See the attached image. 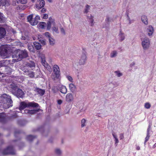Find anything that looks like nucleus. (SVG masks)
I'll return each mask as SVG.
<instances>
[{
	"label": "nucleus",
	"mask_w": 156,
	"mask_h": 156,
	"mask_svg": "<svg viewBox=\"0 0 156 156\" xmlns=\"http://www.w3.org/2000/svg\"><path fill=\"white\" fill-rule=\"evenodd\" d=\"M0 103L3 104L2 107L4 109H7L12 106L13 102L11 96L5 94L0 96Z\"/></svg>",
	"instance_id": "f257e3e1"
},
{
	"label": "nucleus",
	"mask_w": 156,
	"mask_h": 156,
	"mask_svg": "<svg viewBox=\"0 0 156 156\" xmlns=\"http://www.w3.org/2000/svg\"><path fill=\"white\" fill-rule=\"evenodd\" d=\"M9 87L13 94L18 98L23 97L24 95L23 92L21 89L19 88L16 84H11Z\"/></svg>",
	"instance_id": "f03ea898"
},
{
	"label": "nucleus",
	"mask_w": 156,
	"mask_h": 156,
	"mask_svg": "<svg viewBox=\"0 0 156 156\" xmlns=\"http://www.w3.org/2000/svg\"><path fill=\"white\" fill-rule=\"evenodd\" d=\"M28 56L27 52L25 50H18L15 51L12 55V58L17 61L21 60L23 58H25Z\"/></svg>",
	"instance_id": "7ed1b4c3"
},
{
	"label": "nucleus",
	"mask_w": 156,
	"mask_h": 156,
	"mask_svg": "<svg viewBox=\"0 0 156 156\" xmlns=\"http://www.w3.org/2000/svg\"><path fill=\"white\" fill-rule=\"evenodd\" d=\"M39 106V105L38 104L34 101L28 102L27 103L25 101H23L20 103L19 109L20 110H21L27 107H38Z\"/></svg>",
	"instance_id": "20e7f679"
},
{
	"label": "nucleus",
	"mask_w": 156,
	"mask_h": 156,
	"mask_svg": "<svg viewBox=\"0 0 156 156\" xmlns=\"http://www.w3.org/2000/svg\"><path fill=\"white\" fill-rule=\"evenodd\" d=\"M8 50V48L6 45H2L0 47V55L3 58H5L9 57Z\"/></svg>",
	"instance_id": "39448f33"
},
{
	"label": "nucleus",
	"mask_w": 156,
	"mask_h": 156,
	"mask_svg": "<svg viewBox=\"0 0 156 156\" xmlns=\"http://www.w3.org/2000/svg\"><path fill=\"white\" fill-rule=\"evenodd\" d=\"M2 154L4 155L14 154H15L13 147L12 146L8 147L4 149L2 151Z\"/></svg>",
	"instance_id": "423d86ee"
},
{
	"label": "nucleus",
	"mask_w": 156,
	"mask_h": 156,
	"mask_svg": "<svg viewBox=\"0 0 156 156\" xmlns=\"http://www.w3.org/2000/svg\"><path fill=\"white\" fill-rule=\"evenodd\" d=\"M142 45L144 49L146 50L148 49L150 46V41L149 39L147 37H144L143 40L141 38Z\"/></svg>",
	"instance_id": "0eeeda50"
},
{
	"label": "nucleus",
	"mask_w": 156,
	"mask_h": 156,
	"mask_svg": "<svg viewBox=\"0 0 156 156\" xmlns=\"http://www.w3.org/2000/svg\"><path fill=\"white\" fill-rule=\"evenodd\" d=\"M45 4V3L44 0H37L35 5V7L36 9L38 10H39L43 8Z\"/></svg>",
	"instance_id": "6e6552de"
},
{
	"label": "nucleus",
	"mask_w": 156,
	"mask_h": 156,
	"mask_svg": "<svg viewBox=\"0 0 156 156\" xmlns=\"http://www.w3.org/2000/svg\"><path fill=\"white\" fill-rule=\"evenodd\" d=\"M53 72L55 75L56 77L58 78L60 76V70L59 66L56 65L53 66Z\"/></svg>",
	"instance_id": "1a4fd4ad"
},
{
	"label": "nucleus",
	"mask_w": 156,
	"mask_h": 156,
	"mask_svg": "<svg viewBox=\"0 0 156 156\" xmlns=\"http://www.w3.org/2000/svg\"><path fill=\"white\" fill-rule=\"evenodd\" d=\"M53 25L54 26L55 25V20L52 18L50 17L49 20L47 23V29L49 30L51 28V25Z\"/></svg>",
	"instance_id": "9d476101"
},
{
	"label": "nucleus",
	"mask_w": 156,
	"mask_h": 156,
	"mask_svg": "<svg viewBox=\"0 0 156 156\" xmlns=\"http://www.w3.org/2000/svg\"><path fill=\"white\" fill-rule=\"evenodd\" d=\"M86 58L85 54L83 53L79 62L80 65H83L84 64L86 60Z\"/></svg>",
	"instance_id": "9b49d317"
},
{
	"label": "nucleus",
	"mask_w": 156,
	"mask_h": 156,
	"mask_svg": "<svg viewBox=\"0 0 156 156\" xmlns=\"http://www.w3.org/2000/svg\"><path fill=\"white\" fill-rule=\"evenodd\" d=\"M73 100V97L72 94L71 93H68L66 96V100L68 102H70Z\"/></svg>",
	"instance_id": "f8f14e48"
},
{
	"label": "nucleus",
	"mask_w": 156,
	"mask_h": 156,
	"mask_svg": "<svg viewBox=\"0 0 156 156\" xmlns=\"http://www.w3.org/2000/svg\"><path fill=\"white\" fill-rule=\"evenodd\" d=\"M146 31L149 36L152 35L154 32L153 27L151 26H149L147 29Z\"/></svg>",
	"instance_id": "ddd939ff"
},
{
	"label": "nucleus",
	"mask_w": 156,
	"mask_h": 156,
	"mask_svg": "<svg viewBox=\"0 0 156 156\" xmlns=\"http://www.w3.org/2000/svg\"><path fill=\"white\" fill-rule=\"evenodd\" d=\"M26 65V67H27L28 68H30L31 69L33 70L35 68V64L33 62H27Z\"/></svg>",
	"instance_id": "4468645a"
},
{
	"label": "nucleus",
	"mask_w": 156,
	"mask_h": 156,
	"mask_svg": "<svg viewBox=\"0 0 156 156\" xmlns=\"http://www.w3.org/2000/svg\"><path fill=\"white\" fill-rule=\"evenodd\" d=\"M6 119V114L5 113H0V122H5Z\"/></svg>",
	"instance_id": "2eb2a0df"
},
{
	"label": "nucleus",
	"mask_w": 156,
	"mask_h": 156,
	"mask_svg": "<svg viewBox=\"0 0 156 156\" xmlns=\"http://www.w3.org/2000/svg\"><path fill=\"white\" fill-rule=\"evenodd\" d=\"M59 90L61 93L64 94H65L67 92L66 87L63 85H59Z\"/></svg>",
	"instance_id": "dca6fc26"
},
{
	"label": "nucleus",
	"mask_w": 156,
	"mask_h": 156,
	"mask_svg": "<svg viewBox=\"0 0 156 156\" xmlns=\"http://www.w3.org/2000/svg\"><path fill=\"white\" fill-rule=\"evenodd\" d=\"M6 34L5 29L0 27V39L4 37Z\"/></svg>",
	"instance_id": "f3484780"
},
{
	"label": "nucleus",
	"mask_w": 156,
	"mask_h": 156,
	"mask_svg": "<svg viewBox=\"0 0 156 156\" xmlns=\"http://www.w3.org/2000/svg\"><path fill=\"white\" fill-rule=\"evenodd\" d=\"M36 91L37 93L41 96H43L45 93V91L44 90L40 89L39 88H36Z\"/></svg>",
	"instance_id": "a211bd4d"
},
{
	"label": "nucleus",
	"mask_w": 156,
	"mask_h": 156,
	"mask_svg": "<svg viewBox=\"0 0 156 156\" xmlns=\"http://www.w3.org/2000/svg\"><path fill=\"white\" fill-rule=\"evenodd\" d=\"M12 72V69L10 67L7 66L5 68V73L7 75H10Z\"/></svg>",
	"instance_id": "6ab92c4d"
},
{
	"label": "nucleus",
	"mask_w": 156,
	"mask_h": 156,
	"mask_svg": "<svg viewBox=\"0 0 156 156\" xmlns=\"http://www.w3.org/2000/svg\"><path fill=\"white\" fill-rule=\"evenodd\" d=\"M33 44L34 47L36 50H39L41 49V46L40 43L36 42H34Z\"/></svg>",
	"instance_id": "aec40b11"
},
{
	"label": "nucleus",
	"mask_w": 156,
	"mask_h": 156,
	"mask_svg": "<svg viewBox=\"0 0 156 156\" xmlns=\"http://www.w3.org/2000/svg\"><path fill=\"white\" fill-rule=\"evenodd\" d=\"M69 87L70 90L72 92H74L76 90L75 86L72 83H71L69 84Z\"/></svg>",
	"instance_id": "412c9836"
},
{
	"label": "nucleus",
	"mask_w": 156,
	"mask_h": 156,
	"mask_svg": "<svg viewBox=\"0 0 156 156\" xmlns=\"http://www.w3.org/2000/svg\"><path fill=\"white\" fill-rule=\"evenodd\" d=\"M141 19L142 22L145 25L148 24V20L147 16L145 15H143L141 16Z\"/></svg>",
	"instance_id": "4be33fe9"
},
{
	"label": "nucleus",
	"mask_w": 156,
	"mask_h": 156,
	"mask_svg": "<svg viewBox=\"0 0 156 156\" xmlns=\"http://www.w3.org/2000/svg\"><path fill=\"white\" fill-rule=\"evenodd\" d=\"M27 138L28 140L30 142H31L34 139L36 138V136H33L31 135H29L27 136Z\"/></svg>",
	"instance_id": "5701e85b"
},
{
	"label": "nucleus",
	"mask_w": 156,
	"mask_h": 156,
	"mask_svg": "<svg viewBox=\"0 0 156 156\" xmlns=\"http://www.w3.org/2000/svg\"><path fill=\"white\" fill-rule=\"evenodd\" d=\"M38 110H26L25 111H26L27 112L30 114H34Z\"/></svg>",
	"instance_id": "b1692460"
},
{
	"label": "nucleus",
	"mask_w": 156,
	"mask_h": 156,
	"mask_svg": "<svg viewBox=\"0 0 156 156\" xmlns=\"http://www.w3.org/2000/svg\"><path fill=\"white\" fill-rule=\"evenodd\" d=\"M112 134L113 136L115 139V144L116 145V146H117V144L119 143V142L117 137V136L115 134L114 132L112 133Z\"/></svg>",
	"instance_id": "393cba45"
},
{
	"label": "nucleus",
	"mask_w": 156,
	"mask_h": 156,
	"mask_svg": "<svg viewBox=\"0 0 156 156\" xmlns=\"http://www.w3.org/2000/svg\"><path fill=\"white\" fill-rule=\"evenodd\" d=\"M119 36L120 38V41H122L125 38V36L122 33V30L121 29L120 30Z\"/></svg>",
	"instance_id": "a878e982"
},
{
	"label": "nucleus",
	"mask_w": 156,
	"mask_h": 156,
	"mask_svg": "<svg viewBox=\"0 0 156 156\" xmlns=\"http://www.w3.org/2000/svg\"><path fill=\"white\" fill-rule=\"evenodd\" d=\"M5 21V19L4 17L3 14L0 12V22L1 23H4Z\"/></svg>",
	"instance_id": "bb28decb"
},
{
	"label": "nucleus",
	"mask_w": 156,
	"mask_h": 156,
	"mask_svg": "<svg viewBox=\"0 0 156 156\" xmlns=\"http://www.w3.org/2000/svg\"><path fill=\"white\" fill-rule=\"evenodd\" d=\"M28 48L29 50L31 52H34V46L31 44L28 45Z\"/></svg>",
	"instance_id": "cd10ccee"
},
{
	"label": "nucleus",
	"mask_w": 156,
	"mask_h": 156,
	"mask_svg": "<svg viewBox=\"0 0 156 156\" xmlns=\"http://www.w3.org/2000/svg\"><path fill=\"white\" fill-rule=\"evenodd\" d=\"M46 25L45 22H40L39 23V27L41 29H44Z\"/></svg>",
	"instance_id": "c85d7f7f"
},
{
	"label": "nucleus",
	"mask_w": 156,
	"mask_h": 156,
	"mask_svg": "<svg viewBox=\"0 0 156 156\" xmlns=\"http://www.w3.org/2000/svg\"><path fill=\"white\" fill-rule=\"evenodd\" d=\"M27 19L28 21L30 22L31 24V22L33 21V15L32 14L30 15L27 16Z\"/></svg>",
	"instance_id": "c756f323"
},
{
	"label": "nucleus",
	"mask_w": 156,
	"mask_h": 156,
	"mask_svg": "<svg viewBox=\"0 0 156 156\" xmlns=\"http://www.w3.org/2000/svg\"><path fill=\"white\" fill-rule=\"evenodd\" d=\"M38 23V21L35 18L33 20L32 22H31V24L32 25H36Z\"/></svg>",
	"instance_id": "7c9ffc66"
},
{
	"label": "nucleus",
	"mask_w": 156,
	"mask_h": 156,
	"mask_svg": "<svg viewBox=\"0 0 156 156\" xmlns=\"http://www.w3.org/2000/svg\"><path fill=\"white\" fill-rule=\"evenodd\" d=\"M49 42L51 45H53L55 44V41L52 37H50L49 39Z\"/></svg>",
	"instance_id": "2f4dec72"
},
{
	"label": "nucleus",
	"mask_w": 156,
	"mask_h": 156,
	"mask_svg": "<svg viewBox=\"0 0 156 156\" xmlns=\"http://www.w3.org/2000/svg\"><path fill=\"white\" fill-rule=\"evenodd\" d=\"M149 130L148 129H147V136L145 138V140L144 141V144H145V143L150 138V135L149 133Z\"/></svg>",
	"instance_id": "473e14b6"
},
{
	"label": "nucleus",
	"mask_w": 156,
	"mask_h": 156,
	"mask_svg": "<svg viewBox=\"0 0 156 156\" xmlns=\"http://www.w3.org/2000/svg\"><path fill=\"white\" fill-rule=\"evenodd\" d=\"M151 107V104L149 102H147L145 104L144 107L147 109H149Z\"/></svg>",
	"instance_id": "72a5a7b5"
},
{
	"label": "nucleus",
	"mask_w": 156,
	"mask_h": 156,
	"mask_svg": "<svg viewBox=\"0 0 156 156\" xmlns=\"http://www.w3.org/2000/svg\"><path fill=\"white\" fill-rule=\"evenodd\" d=\"M117 52L116 51H113L110 54V57L111 58H113L116 56Z\"/></svg>",
	"instance_id": "f704fd0d"
},
{
	"label": "nucleus",
	"mask_w": 156,
	"mask_h": 156,
	"mask_svg": "<svg viewBox=\"0 0 156 156\" xmlns=\"http://www.w3.org/2000/svg\"><path fill=\"white\" fill-rule=\"evenodd\" d=\"M86 120L84 119H83L81 120V127H83L85 126V123L86 122Z\"/></svg>",
	"instance_id": "c9c22d12"
},
{
	"label": "nucleus",
	"mask_w": 156,
	"mask_h": 156,
	"mask_svg": "<svg viewBox=\"0 0 156 156\" xmlns=\"http://www.w3.org/2000/svg\"><path fill=\"white\" fill-rule=\"evenodd\" d=\"M26 68H28V67H26V65L25 64V66L23 67L22 70L25 73H28L29 72V70L27 69Z\"/></svg>",
	"instance_id": "e433bc0d"
},
{
	"label": "nucleus",
	"mask_w": 156,
	"mask_h": 156,
	"mask_svg": "<svg viewBox=\"0 0 156 156\" xmlns=\"http://www.w3.org/2000/svg\"><path fill=\"white\" fill-rule=\"evenodd\" d=\"M34 73L33 72H31L29 73L28 75L31 78H33L34 76Z\"/></svg>",
	"instance_id": "4c0bfd02"
},
{
	"label": "nucleus",
	"mask_w": 156,
	"mask_h": 156,
	"mask_svg": "<svg viewBox=\"0 0 156 156\" xmlns=\"http://www.w3.org/2000/svg\"><path fill=\"white\" fill-rule=\"evenodd\" d=\"M52 30L53 31L56 32V33H58V27H57L54 26L52 27Z\"/></svg>",
	"instance_id": "58836bf2"
},
{
	"label": "nucleus",
	"mask_w": 156,
	"mask_h": 156,
	"mask_svg": "<svg viewBox=\"0 0 156 156\" xmlns=\"http://www.w3.org/2000/svg\"><path fill=\"white\" fill-rule=\"evenodd\" d=\"M90 17H89V16H87V17L90 19H91V20L90 21V23H91V26H93V22H94V20L93 19V17L91 15H90Z\"/></svg>",
	"instance_id": "ea45409f"
},
{
	"label": "nucleus",
	"mask_w": 156,
	"mask_h": 156,
	"mask_svg": "<svg viewBox=\"0 0 156 156\" xmlns=\"http://www.w3.org/2000/svg\"><path fill=\"white\" fill-rule=\"evenodd\" d=\"M55 151V153L57 154H60L61 153V151L58 149H56Z\"/></svg>",
	"instance_id": "a19ab883"
},
{
	"label": "nucleus",
	"mask_w": 156,
	"mask_h": 156,
	"mask_svg": "<svg viewBox=\"0 0 156 156\" xmlns=\"http://www.w3.org/2000/svg\"><path fill=\"white\" fill-rule=\"evenodd\" d=\"M44 35L46 37L48 38V39L50 37H51L50 36V33L48 32H45L44 33Z\"/></svg>",
	"instance_id": "79ce46f5"
},
{
	"label": "nucleus",
	"mask_w": 156,
	"mask_h": 156,
	"mask_svg": "<svg viewBox=\"0 0 156 156\" xmlns=\"http://www.w3.org/2000/svg\"><path fill=\"white\" fill-rule=\"evenodd\" d=\"M115 73H116V75L118 77H120L122 75V73H120L119 71H115Z\"/></svg>",
	"instance_id": "37998d69"
},
{
	"label": "nucleus",
	"mask_w": 156,
	"mask_h": 156,
	"mask_svg": "<svg viewBox=\"0 0 156 156\" xmlns=\"http://www.w3.org/2000/svg\"><path fill=\"white\" fill-rule=\"evenodd\" d=\"M90 6L88 5H87L86 6V9L85 10V12L86 13H87L89 9Z\"/></svg>",
	"instance_id": "c03bdc74"
},
{
	"label": "nucleus",
	"mask_w": 156,
	"mask_h": 156,
	"mask_svg": "<svg viewBox=\"0 0 156 156\" xmlns=\"http://www.w3.org/2000/svg\"><path fill=\"white\" fill-rule=\"evenodd\" d=\"M66 77L70 81L73 82V79L71 76H67Z\"/></svg>",
	"instance_id": "a18cd8bd"
},
{
	"label": "nucleus",
	"mask_w": 156,
	"mask_h": 156,
	"mask_svg": "<svg viewBox=\"0 0 156 156\" xmlns=\"http://www.w3.org/2000/svg\"><path fill=\"white\" fill-rule=\"evenodd\" d=\"M48 17V15L47 14H43V17L42 18L45 19H47Z\"/></svg>",
	"instance_id": "49530a36"
},
{
	"label": "nucleus",
	"mask_w": 156,
	"mask_h": 156,
	"mask_svg": "<svg viewBox=\"0 0 156 156\" xmlns=\"http://www.w3.org/2000/svg\"><path fill=\"white\" fill-rule=\"evenodd\" d=\"M40 42V43L42 44L43 45H45L46 44V42L45 41L43 40H39Z\"/></svg>",
	"instance_id": "de8ad7c7"
},
{
	"label": "nucleus",
	"mask_w": 156,
	"mask_h": 156,
	"mask_svg": "<svg viewBox=\"0 0 156 156\" xmlns=\"http://www.w3.org/2000/svg\"><path fill=\"white\" fill-rule=\"evenodd\" d=\"M119 138L120 140H122L124 139V136L123 133H121L119 134Z\"/></svg>",
	"instance_id": "09e8293b"
},
{
	"label": "nucleus",
	"mask_w": 156,
	"mask_h": 156,
	"mask_svg": "<svg viewBox=\"0 0 156 156\" xmlns=\"http://www.w3.org/2000/svg\"><path fill=\"white\" fill-rule=\"evenodd\" d=\"M20 2L23 4H25L27 3V0H21Z\"/></svg>",
	"instance_id": "8fccbe9b"
},
{
	"label": "nucleus",
	"mask_w": 156,
	"mask_h": 156,
	"mask_svg": "<svg viewBox=\"0 0 156 156\" xmlns=\"http://www.w3.org/2000/svg\"><path fill=\"white\" fill-rule=\"evenodd\" d=\"M46 9L45 8H42V9L41 10V12L42 13H44L46 12Z\"/></svg>",
	"instance_id": "3c124183"
},
{
	"label": "nucleus",
	"mask_w": 156,
	"mask_h": 156,
	"mask_svg": "<svg viewBox=\"0 0 156 156\" xmlns=\"http://www.w3.org/2000/svg\"><path fill=\"white\" fill-rule=\"evenodd\" d=\"M61 33L63 34H65V31L64 29L63 28H61Z\"/></svg>",
	"instance_id": "603ef678"
},
{
	"label": "nucleus",
	"mask_w": 156,
	"mask_h": 156,
	"mask_svg": "<svg viewBox=\"0 0 156 156\" xmlns=\"http://www.w3.org/2000/svg\"><path fill=\"white\" fill-rule=\"evenodd\" d=\"M35 19L37 20L38 21L39 20H40V17L38 16H36L34 18Z\"/></svg>",
	"instance_id": "864d4df0"
},
{
	"label": "nucleus",
	"mask_w": 156,
	"mask_h": 156,
	"mask_svg": "<svg viewBox=\"0 0 156 156\" xmlns=\"http://www.w3.org/2000/svg\"><path fill=\"white\" fill-rule=\"evenodd\" d=\"M62 103V101L61 100H59L58 101V103L59 105L61 104Z\"/></svg>",
	"instance_id": "5fc2aeb1"
},
{
	"label": "nucleus",
	"mask_w": 156,
	"mask_h": 156,
	"mask_svg": "<svg viewBox=\"0 0 156 156\" xmlns=\"http://www.w3.org/2000/svg\"><path fill=\"white\" fill-rule=\"evenodd\" d=\"M20 133V132L19 131H15L14 133V135L15 136H16V135L17 133L19 134Z\"/></svg>",
	"instance_id": "6e6d98bb"
},
{
	"label": "nucleus",
	"mask_w": 156,
	"mask_h": 156,
	"mask_svg": "<svg viewBox=\"0 0 156 156\" xmlns=\"http://www.w3.org/2000/svg\"><path fill=\"white\" fill-rule=\"evenodd\" d=\"M136 150H140V147L138 145H136Z\"/></svg>",
	"instance_id": "4d7b16f0"
},
{
	"label": "nucleus",
	"mask_w": 156,
	"mask_h": 156,
	"mask_svg": "<svg viewBox=\"0 0 156 156\" xmlns=\"http://www.w3.org/2000/svg\"><path fill=\"white\" fill-rule=\"evenodd\" d=\"M109 18L108 17H107L106 19L105 20L106 21L107 23L108 22H109Z\"/></svg>",
	"instance_id": "13d9d810"
},
{
	"label": "nucleus",
	"mask_w": 156,
	"mask_h": 156,
	"mask_svg": "<svg viewBox=\"0 0 156 156\" xmlns=\"http://www.w3.org/2000/svg\"><path fill=\"white\" fill-rule=\"evenodd\" d=\"M42 63L44 64L43 65H44H44L45 64L46 61H45V60H44V62L43 59H42Z\"/></svg>",
	"instance_id": "bf43d9fd"
},
{
	"label": "nucleus",
	"mask_w": 156,
	"mask_h": 156,
	"mask_svg": "<svg viewBox=\"0 0 156 156\" xmlns=\"http://www.w3.org/2000/svg\"><path fill=\"white\" fill-rule=\"evenodd\" d=\"M12 117L14 118H16L17 117V116L16 115H14L12 116Z\"/></svg>",
	"instance_id": "052dcab7"
},
{
	"label": "nucleus",
	"mask_w": 156,
	"mask_h": 156,
	"mask_svg": "<svg viewBox=\"0 0 156 156\" xmlns=\"http://www.w3.org/2000/svg\"><path fill=\"white\" fill-rule=\"evenodd\" d=\"M156 147V143L153 145V147L152 148H155Z\"/></svg>",
	"instance_id": "680f3d73"
},
{
	"label": "nucleus",
	"mask_w": 156,
	"mask_h": 156,
	"mask_svg": "<svg viewBox=\"0 0 156 156\" xmlns=\"http://www.w3.org/2000/svg\"><path fill=\"white\" fill-rule=\"evenodd\" d=\"M48 0L50 2H52V0Z\"/></svg>",
	"instance_id": "e2e57ef3"
},
{
	"label": "nucleus",
	"mask_w": 156,
	"mask_h": 156,
	"mask_svg": "<svg viewBox=\"0 0 156 156\" xmlns=\"http://www.w3.org/2000/svg\"><path fill=\"white\" fill-rule=\"evenodd\" d=\"M134 64H135V63H133V64H131L130 65L131 66H133Z\"/></svg>",
	"instance_id": "0e129e2a"
},
{
	"label": "nucleus",
	"mask_w": 156,
	"mask_h": 156,
	"mask_svg": "<svg viewBox=\"0 0 156 156\" xmlns=\"http://www.w3.org/2000/svg\"><path fill=\"white\" fill-rule=\"evenodd\" d=\"M31 1L33 2H34L35 0H31Z\"/></svg>",
	"instance_id": "69168bd1"
},
{
	"label": "nucleus",
	"mask_w": 156,
	"mask_h": 156,
	"mask_svg": "<svg viewBox=\"0 0 156 156\" xmlns=\"http://www.w3.org/2000/svg\"><path fill=\"white\" fill-rule=\"evenodd\" d=\"M29 68H26V69H27L29 70H29H30Z\"/></svg>",
	"instance_id": "338daca9"
},
{
	"label": "nucleus",
	"mask_w": 156,
	"mask_h": 156,
	"mask_svg": "<svg viewBox=\"0 0 156 156\" xmlns=\"http://www.w3.org/2000/svg\"><path fill=\"white\" fill-rule=\"evenodd\" d=\"M127 16L128 17V18L129 19V15H128V14H127Z\"/></svg>",
	"instance_id": "774afa93"
}]
</instances>
